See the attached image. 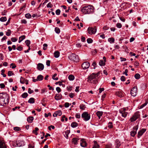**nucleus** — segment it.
Segmentation results:
<instances>
[{
  "label": "nucleus",
  "instance_id": "nucleus-1",
  "mask_svg": "<svg viewBox=\"0 0 148 148\" xmlns=\"http://www.w3.org/2000/svg\"><path fill=\"white\" fill-rule=\"evenodd\" d=\"M100 73V71H99L96 73H92L88 77V82L93 84L97 83V79L99 78Z\"/></svg>",
  "mask_w": 148,
  "mask_h": 148
},
{
  "label": "nucleus",
  "instance_id": "nucleus-2",
  "mask_svg": "<svg viewBox=\"0 0 148 148\" xmlns=\"http://www.w3.org/2000/svg\"><path fill=\"white\" fill-rule=\"evenodd\" d=\"M81 11L84 14H89L94 12V8L91 5H86L82 8Z\"/></svg>",
  "mask_w": 148,
  "mask_h": 148
},
{
  "label": "nucleus",
  "instance_id": "nucleus-3",
  "mask_svg": "<svg viewBox=\"0 0 148 148\" xmlns=\"http://www.w3.org/2000/svg\"><path fill=\"white\" fill-rule=\"evenodd\" d=\"M9 96L6 93L2 94L0 96V105L4 106L7 104L9 102Z\"/></svg>",
  "mask_w": 148,
  "mask_h": 148
},
{
  "label": "nucleus",
  "instance_id": "nucleus-4",
  "mask_svg": "<svg viewBox=\"0 0 148 148\" xmlns=\"http://www.w3.org/2000/svg\"><path fill=\"white\" fill-rule=\"evenodd\" d=\"M12 144L14 147H20L25 145L24 142L21 140H18L16 142H13Z\"/></svg>",
  "mask_w": 148,
  "mask_h": 148
},
{
  "label": "nucleus",
  "instance_id": "nucleus-5",
  "mask_svg": "<svg viewBox=\"0 0 148 148\" xmlns=\"http://www.w3.org/2000/svg\"><path fill=\"white\" fill-rule=\"evenodd\" d=\"M69 58L71 60L77 62L79 61V57L78 55L74 53L71 54L69 56Z\"/></svg>",
  "mask_w": 148,
  "mask_h": 148
},
{
  "label": "nucleus",
  "instance_id": "nucleus-6",
  "mask_svg": "<svg viewBox=\"0 0 148 148\" xmlns=\"http://www.w3.org/2000/svg\"><path fill=\"white\" fill-rule=\"evenodd\" d=\"M82 117L85 121L89 120L90 118V115L87 112H84L82 114Z\"/></svg>",
  "mask_w": 148,
  "mask_h": 148
},
{
  "label": "nucleus",
  "instance_id": "nucleus-7",
  "mask_svg": "<svg viewBox=\"0 0 148 148\" xmlns=\"http://www.w3.org/2000/svg\"><path fill=\"white\" fill-rule=\"evenodd\" d=\"M140 116V115L138 112H136L133 116L130 118V121L131 122H133L135 121Z\"/></svg>",
  "mask_w": 148,
  "mask_h": 148
},
{
  "label": "nucleus",
  "instance_id": "nucleus-8",
  "mask_svg": "<svg viewBox=\"0 0 148 148\" xmlns=\"http://www.w3.org/2000/svg\"><path fill=\"white\" fill-rule=\"evenodd\" d=\"M88 33L90 35L95 34L96 32L97 28L96 27H89L88 29Z\"/></svg>",
  "mask_w": 148,
  "mask_h": 148
},
{
  "label": "nucleus",
  "instance_id": "nucleus-9",
  "mask_svg": "<svg viewBox=\"0 0 148 148\" xmlns=\"http://www.w3.org/2000/svg\"><path fill=\"white\" fill-rule=\"evenodd\" d=\"M127 109L126 108H122L119 110V112L121 114L122 116L123 117H125L127 114L128 112H126Z\"/></svg>",
  "mask_w": 148,
  "mask_h": 148
},
{
  "label": "nucleus",
  "instance_id": "nucleus-10",
  "mask_svg": "<svg viewBox=\"0 0 148 148\" xmlns=\"http://www.w3.org/2000/svg\"><path fill=\"white\" fill-rule=\"evenodd\" d=\"M137 87L136 86H134L131 90L130 93L131 95L135 97L136 96V94Z\"/></svg>",
  "mask_w": 148,
  "mask_h": 148
},
{
  "label": "nucleus",
  "instance_id": "nucleus-11",
  "mask_svg": "<svg viewBox=\"0 0 148 148\" xmlns=\"http://www.w3.org/2000/svg\"><path fill=\"white\" fill-rule=\"evenodd\" d=\"M146 130L145 129L143 128L141 129L138 133V137L139 138L143 135V134L145 132Z\"/></svg>",
  "mask_w": 148,
  "mask_h": 148
},
{
  "label": "nucleus",
  "instance_id": "nucleus-12",
  "mask_svg": "<svg viewBox=\"0 0 148 148\" xmlns=\"http://www.w3.org/2000/svg\"><path fill=\"white\" fill-rule=\"evenodd\" d=\"M90 65V63L89 62H86L82 64V66L83 69H86L89 67Z\"/></svg>",
  "mask_w": 148,
  "mask_h": 148
},
{
  "label": "nucleus",
  "instance_id": "nucleus-13",
  "mask_svg": "<svg viewBox=\"0 0 148 148\" xmlns=\"http://www.w3.org/2000/svg\"><path fill=\"white\" fill-rule=\"evenodd\" d=\"M44 68V66L43 64L39 63L37 65V69L38 70L41 71Z\"/></svg>",
  "mask_w": 148,
  "mask_h": 148
},
{
  "label": "nucleus",
  "instance_id": "nucleus-14",
  "mask_svg": "<svg viewBox=\"0 0 148 148\" xmlns=\"http://www.w3.org/2000/svg\"><path fill=\"white\" fill-rule=\"evenodd\" d=\"M0 148H7L4 142L1 139H0Z\"/></svg>",
  "mask_w": 148,
  "mask_h": 148
},
{
  "label": "nucleus",
  "instance_id": "nucleus-15",
  "mask_svg": "<svg viewBox=\"0 0 148 148\" xmlns=\"http://www.w3.org/2000/svg\"><path fill=\"white\" fill-rule=\"evenodd\" d=\"M80 145L82 147H84L86 146L87 144L84 139H82L81 140Z\"/></svg>",
  "mask_w": 148,
  "mask_h": 148
},
{
  "label": "nucleus",
  "instance_id": "nucleus-16",
  "mask_svg": "<svg viewBox=\"0 0 148 148\" xmlns=\"http://www.w3.org/2000/svg\"><path fill=\"white\" fill-rule=\"evenodd\" d=\"M70 133V131L69 130H67L66 131H64L63 132V134L64 136L66 138H69V134Z\"/></svg>",
  "mask_w": 148,
  "mask_h": 148
},
{
  "label": "nucleus",
  "instance_id": "nucleus-17",
  "mask_svg": "<svg viewBox=\"0 0 148 148\" xmlns=\"http://www.w3.org/2000/svg\"><path fill=\"white\" fill-rule=\"evenodd\" d=\"M103 112L102 111H98L96 112V114L98 117L99 119L101 118V117L103 115Z\"/></svg>",
  "mask_w": 148,
  "mask_h": 148
},
{
  "label": "nucleus",
  "instance_id": "nucleus-18",
  "mask_svg": "<svg viewBox=\"0 0 148 148\" xmlns=\"http://www.w3.org/2000/svg\"><path fill=\"white\" fill-rule=\"evenodd\" d=\"M62 97V95L61 94H56L55 96V99L57 100H58L60 99Z\"/></svg>",
  "mask_w": 148,
  "mask_h": 148
},
{
  "label": "nucleus",
  "instance_id": "nucleus-19",
  "mask_svg": "<svg viewBox=\"0 0 148 148\" xmlns=\"http://www.w3.org/2000/svg\"><path fill=\"white\" fill-rule=\"evenodd\" d=\"M94 144L92 148H100V146L97 143V141H93Z\"/></svg>",
  "mask_w": 148,
  "mask_h": 148
},
{
  "label": "nucleus",
  "instance_id": "nucleus-20",
  "mask_svg": "<svg viewBox=\"0 0 148 148\" xmlns=\"http://www.w3.org/2000/svg\"><path fill=\"white\" fill-rule=\"evenodd\" d=\"M121 145V143L118 139H116V148H118Z\"/></svg>",
  "mask_w": 148,
  "mask_h": 148
},
{
  "label": "nucleus",
  "instance_id": "nucleus-21",
  "mask_svg": "<svg viewBox=\"0 0 148 148\" xmlns=\"http://www.w3.org/2000/svg\"><path fill=\"white\" fill-rule=\"evenodd\" d=\"M116 95L118 97L121 98L123 97V94L122 92L121 91H118L116 93Z\"/></svg>",
  "mask_w": 148,
  "mask_h": 148
},
{
  "label": "nucleus",
  "instance_id": "nucleus-22",
  "mask_svg": "<svg viewBox=\"0 0 148 148\" xmlns=\"http://www.w3.org/2000/svg\"><path fill=\"white\" fill-rule=\"evenodd\" d=\"M78 124L75 122H73L71 124V126L73 128H75L77 127L78 126Z\"/></svg>",
  "mask_w": 148,
  "mask_h": 148
},
{
  "label": "nucleus",
  "instance_id": "nucleus-23",
  "mask_svg": "<svg viewBox=\"0 0 148 148\" xmlns=\"http://www.w3.org/2000/svg\"><path fill=\"white\" fill-rule=\"evenodd\" d=\"M79 140V139L77 138H73L72 139V142L74 144L77 145V141Z\"/></svg>",
  "mask_w": 148,
  "mask_h": 148
},
{
  "label": "nucleus",
  "instance_id": "nucleus-24",
  "mask_svg": "<svg viewBox=\"0 0 148 148\" xmlns=\"http://www.w3.org/2000/svg\"><path fill=\"white\" fill-rule=\"evenodd\" d=\"M25 35H22L20 36L19 38L18 42L20 43L23 40L25 39Z\"/></svg>",
  "mask_w": 148,
  "mask_h": 148
},
{
  "label": "nucleus",
  "instance_id": "nucleus-25",
  "mask_svg": "<svg viewBox=\"0 0 148 148\" xmlns=\"http://www.w3.org/2000/svg\"><path fill=\"white\" fill-rule=\"evenodd\" d=\"M37 79L38 81H41L43 79V77L42 75H39L37 76Z\"/></svg>",
  "mask_w": 148,
  "mask_h": 148
},
{
  "label": "nucleus",
  "instance_id": "nucleus-26",
  "mask_svg": "<svg viewBox=\"0 0 148 148\" xmlns=\"http://www.w3.org/2000/svg\"><path fill=\"white\" fill-rule=\"evenodd\" d=\"M34 117L33 116L29 117L27 119V121L29 123H31L32 122V121L33 120Z\"/></svg>",
  "mask_w": 148,
  "mask_h": 148
},
{
  "label": "nucleus",
  "instance_id": "nucleus-27",
  "mask_svg": "<svg viewBox=\"0 0 148 148\" xmlns=\"http://www.w3.org/2000/svg\"><path fill=\"white\" fill-rule=\"evenodd\" d=\"M60 56V53L58 51H56L54 53V56L56 58H58Z\"/></svg>",
  "mask_w": 148,
  "mask_h": 148
},
{
  "label": "nucleus",
  "instance_id": "nucleus-28",
  "mask_svg": "<svg viewBox=\"0 0 148 148\" xmlns=\"http://www.w3.org/2000/svg\"><path fill=\"white\" fill-rule=\"evenodd\" d=\"M136 131H135V130H133L130 132V135L132 137H134L135 135L136 134Z\"/></svg>",
  "mask_w": 148,
  "mask_h": 148
},
{
  "label": "nucleus",
  "instance_id": "nucleus-29",
  "mask_svg": "<svg viewBox=\"0 0 148 148\" xmlns=\"http://www.w3.org/2000/svg\"><path fill=\"white\" fill-rule=\"evenodd\" d=\"M28 102L29 103H34V99L33 98H30L28 100Z\"/></svg>",
  "mask_w": 148,
  "mask_h": 148
},
{
  "label": "nucleus",
  "instance_id": "nucleus-30",
  "mask_svg": "<svg viewBox=\"0 0 148 148\" xmlns=\"http://www.w3.org/2000/svg\"><path fill=\"white\" fill-rule=\"evenodd\" d=\"M74 76L72 75H70L68 77V78L70 80L72 81L74 79Z\"/></svg>",
  "mask_w": 148,
  "mask_h": 148
},
{
  "label": "nucleus",
  "instance_id": "nucleus-31",
  "mask_svg": "<svg viewBox=\"0 0 148 148\" xmlns=\"http://www.w3.org/2000/svg\"><path fill=\"white\" fill-rule=\"evenodd\" d=\"M99 64L101 66H104L105 65V62L103 61V60H101L99 62Z\"/></svg>",
  "mask_w": 148,
  "mask_h": 148
},
{
  "label": "nucleus",
  "instance_id": "nucleus-32",
  "mask_svg": "<svg viewBox=\"0 0 148 148\" xmlns=\"http://www.w3.org/2000/svg\"><path fill=\"white\" fill-rule=\"evenodd\" d=\"M108 41L110 42V43H114V39L113 38H110L108 39Z\"/></svg>",
  "mask_w": 148,
  "mask_h": 148
},
{
  "label": "nucleus",
  "instance_id": "nucleus-33",
  "mask_svg": "<svg viewBox=\"0 0 148 148\" xmlns=\"http://www.w3.org/2000/svg\"><path fill=\"white\" fill-rule=\"evenodd\" d=\"M7 18L5 16L3 17L0 18V21L1 22H5Z\"/></svg>",
  "mask_w": 148,
  "mask_h": 148
},
{
  "label": "nucleus",
  "instance_id": "nucleus-34",
  "mask_svg": "<svg viewBox=\"0 0 148 148\" xmlns=\"http://www.w3.org/2000/svg\"><path fill=\"white\" fill-rule=\"evenodd\" d=\"M39 130V129L37 127H35V130H33V132L36 135H37L38 134V132H37V131H38Z\"/></svg>",
  "mask_w": 148,
  "mask_h": 148
},
{
  "label": "nucleus",
  "instance_id": "nucleus-35",
  "mask_svg": "<svg viewBox=\"0 0 148 148\" xmlns=\"http://www.w3.org/2000/svg\"><path fill=\"white\" fill-rule=\"evenodd\" d=\"M25 80L23 77H21L20 78V82L21 83L23 84L25 83Z\"/></svg>",
  "mask_w": 148,
  "mask_h": 148
},
{
  "label": "nucleus",
  "instance_id": "nucleus-36",
  "mask_svg": "<svg viewBox=\"0 0 148 148\" xmlns=\"http://www.w3.org/2000/svg\"><path fill=\"white\" fill-rule=\"evenodd\" d=\"M86 108L85 105L83 104H81L80 106V108L81 110H84Z\"/></svg>",
  "mask_w": 148,
  "mask_h": 148
},
{
  "label": "nucleus",
  "instance_id": "nucleus-37",
  "mask_svg": "<svg viewBox=\"0 0 148 148\" xmlns=\"http://www.w3.org/2000/svg\"><path fill=\"white\" fill-rule=\"evenodd\" d=\"M28 95L27 93V92H24L22 95V97L23 98H26Z\"/></svg>",
  "mask_w": 148,
  "mask_h": 148
},
{
  "label": "nucleus",
  "instance_id": "nucleus-38",
  "mask_svg": "<svg viewBox=\"0 0 148 148\" xmlns=\"http://www.w3.org/2000/svg\"><path fill=\"white\" fill-rule=\"evenodd\" d=\"M57 76V74L55 73L54 74V75L52 76V79L54 80H57L58 79V78L57 77H56Z\"/></svg>",
  "mask_w": 148,
  "mask_h": 148
},
{
  "label": "nucleus",
  "instance_id": "nucleus-39",
  "mask_svg": "<svg viewBox=\"0 0 148 148\" xmlns=\"http://www.w3.org/2000/svg\"><path fill=\"white\" fill-rule=\"evenodd\" d=\"M134 77L136 79H138L140 77V75L138 73H136Z\"/></svg>",
  "mask_w": 148,
  "mask_h": 148
},
{
  "label": "nucleus",
  "instance_id": "nucleus-40",
  "mask_svg": "<svg viewBox=\"0 0 148 148\" xmlns=\"http://www.w3.org/2000/svg\"><path fill=\"white\" fill-rule=\"evenodd\" d=\"M108 127L110 128H111L113 127L112 123V122H109L108 123Z\"/></svg>",
  "mask_w": 148,
  "mask_h": 148
},
{
  "label": "nucleus",
  "instance_id": "nucleus-41",
  "mask_svg": "<svg viewBox=\"0 0 148 148\" xmlns=\"http://www.w3.org/2000/svg\"><path fill=\"white\" fill-rule=\"evenodd\" d=\"M25 17L27 18H31L32 16L29 14L27 13L25 14Z\"/></svg>",
  "mask_w": 148,
  "mask_h": 148
},
{
  "label": "nucleus",
  "instance_id": "nucleus-42",
  "mask_svg": "<svg viewBox=\"0 0 148 148\" xmlns=\"http://www.w3.org/2000/svg\"><path fill=\"white\" fill-rule=\"evenodd\" d=\"M25 43H26L27 47H29V45L30 44V41L29 40H27L25 41Z\"/></svg>",
  "mask_w": 148,
  "mask_h": 148
},
{
  "label": "nucleus",
  "instance_id": "nucleus-43",
  "mask_svg": "<svg viewBox=\"0 0 148 148\" xmlns=\"http://www.w3.org/2000/svg\"><path fill=\"white\" fill-rule=\"evenodd\" d=\"M11 34V31L10 29H8L6 32V34L8 36H10Z\"/></svg>",
  "mask_w": 148,
  "mask_h": 148
},
{
  "label": "nucleus",
  "instance_id": "nucleus-44",
  "mask_svg": "<svg viewBox=\"0 0 148 148\" xmlns=\"http://www.w3.org/2000/svg\"><path fill=\"white\" fill-rule=\"evenodd\" d=\"M55 32L57 34L60 33V29L58 27H56L55 28Z\"/></svg>",
  "mask_w": 148,
  "mask_h": 148
},
{
  "label": "nucleus",
  "instance_id": "nucleus-45",
  "mask_svg": "<svg viewBox=\"0 0 148 148\" xmlns=\"http://www.w3.org/2000/svg\"><path fill=\"white\" fill-rule=\"evenodd\" d=\"M14 130L15 131H18L21 130V128L18 127H16L14 128Z\"/></svg>",
  "mask_w": 148,
  "mask_h": 148
},
{
  "label": "nucleus",
  "instance_id": "nucleus-46",
  "mask_svg": "<svg viewBox=\"0 0 148 148\" xmlns=\"http://www.w3.org/2000/svg\"><path fill=\"white\" fill-rule=\"evenodd\" d=\"M56 112V113L57 115H58L59 116H61L62 114V112L60 110H58Z\"/></svg>",
  "mask_w": 148,
  "mask_h": 148
},
{
  "label": "nucleus",
  "instance_id": "nucleus-47",
  "mask_svg": "<svg viewBox=\"0 0 148 148\" xmlns=\"http://www.w3.org/2000/svg\"><path fill=\"white\" fill-rule=\"evenodd\" d=\"M147 101H146L145 102V103L143 104L140 106V108H143V107H145L147 105Z\"/></svg>",
  "mask_w": 148,
  "mask_h": 148
},
{
  "label": "nucleus",
  "instance_id": "nucleus-48",
  "mask_svg": "<svg viewBox=\"0 0 148 148\" xmlns=\"http://www.w3.org/2000/svg\"><path fill=\"white\" fill-rule=\"evenodd\" d=\"M8 75L9 76H11L12 75H14V74L13 73V72L11 71H9L8 73Z\"/></svg>",
  "mask_w": 148,
  "mask_h": 148
},
{
  "label": "nucleus",
  "instance_id": "nucleus-49",
  "mask_svg": "<svg viewBox=\"0 0 148 148\" xmlns=\"http://www.w3.org/2000/svg\"><path fill=\"white\" fill-rule=\"evenodd\" d=\"M1 74L3 76V77H5L6 76V75L4 74V73L5 72V70L4 69H2L1 71Z\"/></svg>",
  "mask_w": 148,
  "mask_h": 148
},
{
  "label": "nucleus",
  "instance_id": "nucleus-50",
  "mask_svg": "<svg viewBox=\"0 0 148 148\" xmlns=\"http://www.w3.org/2000/svg\"><path fill=\"white\" fill-rule=\"evenodd\" d=\"M116 26L117 27L120 28L122 27V25L121 23H118L116 24Z\"/></svg>",
  "mask_w": 148,
  "mask_h": 148
},
{
  "label": "nucleus",
  "instance_id": "nucleus-51",
  "mask_svg": "<svg viewBox=\"0 0 148 148\" xmlns=\"http://www.w3.org/2000/svg\"><path fill=\"white\" fill-rule=\"evenodd\" d=\"M43 49L45 50L47 49V44L45 43L43 45Z\"/></svg>",
  "mask_w": 148,
  "mask_h": 148
},
{
  "label": "nucleus",
  "instance_id": "nucleus-52",
  "mask_svg": "<svg viewBox=\"0 0 148 148\" xmlns=\"http://www.w3.org/2000/svg\"><path fill=\"white\" fill-rule=\"evenodd\" d=\"M87 42L88 43H90L92 42L93 40H92L90 38H88L87 39Z\"/></svg>",
  "mask_w": 148,
  "mask_h": 148
},
{
  "label": "nucleus",
  "instance_id": "nucleus-53",
  "mask_svg": "<svg viewBox=\"0 0 148 148\" xmlns=\"http://www.w3.org/2000/svg\"><path fill=\"white\" fill-rule=\"evenodd\" d=\"M53 6V5L51 3V2L49 3L47 5V8H51Z\"/></svg>",
  "mask_w": 148,
  "mask_h": 148
},
{
  "label": "nucleus",
  "instance_id": "nucleus-54",
  "mask_svg": "<svg viewBox=\"0 0 148 148\" xmlns=\"http://www.w3.org/2000/svg\"><path fill=\"white\" fill-rule=\"evenodd\" d=\"M75 117L77 119L80 118L81 117L80 114L79 113H77L75 115Z\"/></svg>",
  "mask_w": 148,
  "mask_h": 148
},
{
  "label": "nucleus",
  "instance_id": "nucleus-55",
  "mask_svg": "<svg viewBox=\"0 0 148 148\" xmlns=\"http://www.w3.org/2000/svg\"><path fill=\"white\" fill-rule=\"evenodd\" d=\"M17 40V38H11V40L13 42H15Z\"/></svg>",
  "mask_w": 148,
  "mask_h": 148
},
{
  "label": "nucleus",
  "instance_id": "nucleus-56",
  "mask_svg": "<svg viewBox=\"0 0 148 148\" xmlns=\"http://www.w3.org/2000/svg\"><path fill=\"white\" fill-rule=\"evenodd\" d=\"M138 125H136V126H134L133 128V130L137 131L138 128Z\"/></svg>",
  "mask_w": 148,
  "mask_h": 148
},
{
  "label": "nucleus",
  "instance_id": "nucleus-57",
  "mask_svg": "<svg viewBox=\"0 0 148 148\" xmlns=\"http://www.w3.org/2000/svg\"><path fill=\"white\" fill-rule=\"evenodd\" d=\"M60 11L59 9H58L56 10V14L58 15H59L60 14Z\"/></svg>",
  "mask_w": 148,
  "mask_h": 148
},
{
  "label": "nucleus",
  "instance_id": "nucleus-58",
  "mask_svg": "<svg viewBox=\"0 0 148 148\" xmlns=\"http://www.w3.org/2000/svg\"><path fill=\"white\" fill-rule=\"evenodd\" d=\"M121 81L124 82L125 80V77L123 76H122L121 78Z\"/></svg>",
  "mask_w": 148,
  "mask_h": 148
},
{
  "label": "nucleus",
  "instance_id": "nucleus-59",
  "mask_svg": "<svg viewBox=\"0 0 148 148\" xmlns=\"http://www.w3.org/2000/svg\"><path fill=\"white\" fill-rule=\"evenodd\" d=\"M139 63L137 61H135L134 64V66L136 67H138L139 66Z\"/></svg>",
  "mask_w": 148,
  "mask_h": 148
},
{
  "label": "nucleus",
  "instance_id": "nucleus-60",
  "mask_svg": "<svg viewBox=\"0 0 148 148\" xmlns=\"http://www.w3.org/2000/svg\"><path fill=\"white\" fill-rule=\"evenodd\" d=\"M5 87V86L3 83H1L0 84V87L1 88H4Z\"/></svg>",
  "mask_w": 148,
  "mask_h": 148
},
{
  "label": "nucleus",
  "instance_id": "nucleus-61",
  "mask_svg": "<svg viewBox=\"0 0 148 148\" xmlns=\"http://www.w3.org/2000/svg\"><path fill=\"white\" fill-rule=\"evenodd\" d=\"M34 92L33 90H31L30 88H29L28 90V92L30 94H31Z\"/></svg>",
  "mask_w": 148,
  "mask_h": 148
},
{
  "label": "nucleus",
  "instance_id": "nucleus-62",
  "mask_svg": "<svg viewBox=\"0 0 148 148\" xmlns=\"http://www.w3.org/2000/svg\"><path fill=\"white\" fill-rule=\"evenodd\" d=\"M56 90L58 93H59L61 91V89L59 87H57L56 88Z\"/></svg>",
  "mask_w": 148,
  "mask_h": 148
},
{
  "label": "nucleus",
  "instance_id": "nucleus-63",
  "mask_svg": "<svg viewBox=\"0 0 148 148\" xmlns=\"http://www.w3.org/2000/svg\"><path fill=\"white\" fill-rule=\"evenodd\" d=\"M16 49L18 51H21L23 49V47L21 46H19L16 48Z\"/></svg>",
  "mask_w": 148,
  "mask_h": 148
},
{
  "label": "nucleus",
  "instance_id": "nucleus-64",
  "mask_svg": "<svg viewBox=\"0 0 148 148\" xmlns=\"http://www.w3.org/2000/svg\"><path fill=\"white\" fill-rule=\"evenodd\" d=\"M112 145L111 144L107 145L106 146V148H112Z\"/></svg>",
  "mask_w": 148,
  "mask_h": 148
}]
</instances>
